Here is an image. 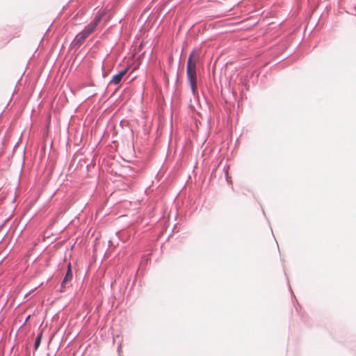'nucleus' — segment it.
<instances>
[{"mask_svg": "<svg viewBox=\"0 0 356 356\" xmlns=\"http://www.w3.org/2000/svg\"><path fill=\"white\" fill-rule=\"evenodd\" d=\"M199 56L195 51H193L188 56L187 61V77L193 94L197 90L196 63Z\"/></svg>", "mask_w": 356, "mask_h": 356, "instance_id": "1", "label": "nucleus"}, {"mask_svg": "<svg viewBox=\"0 0 356 356\" xmlns=\"http://www.w3.org/2000/svg\"><path fill=\"white\" fill-rule=\"evenodd\" d=\"M104 12H98L96 16L95 17L93 21L87 27L84 29V31L88 33V35H90L94 32L96 27L102 20L103 16L104 15Z\"/></svg>", "mask_w": 356, "mask_h": 356, "instance_id": "2", "label": "nucleus"}, {"mask_svg": "<svg viewBox=\"0 0 356 356\" xmlns=\"http://www.w3.org/2000/svg\"><path fill=\"white\" fill-rule=\"evenodd\" d=\"M127 70L128 68H126L120 72L119 73H118L117 74L114 75L111 81V83L115 85L118 84L121 81L122 77L127 74Z\"/></svg>", "mask_w": 356, "mask_h": 356, "instance_id": "3", "label": "nucleus"}, {"mask_svg": "<svg viewBox=\"0 0 356 356\" xmlns=\"http://www.w3.org/2000/svg\"><path fill=\"white\" fill-rule=\"evenodd\" d=\"M72 271L71 268V264H69L67 266V270L65 274V276L61 283L62 288H64L65 286V284L72 280Z\"/></svg>", "mask_w": 356, "mask_h": 356, "instance_id": "4", "label": "nucleus"}, {"mask_svg": "<svg viewBox=\"0 0 356 356\" xmlns=\"http://www.w3.org/2000/svg\"><path fill=\"white\" fill-rule=\"evenodd\" d=\"M88 36L89 35L83 30L76 36L75 41L77 44H81Z\"/></svg>", "mask_w": 356, "mask_h": 356, "instance_id": "5", "label": "nucleus"}, {"mask_svg": "<svg viewBox=\"0 0 356 356\" xmlns=\"http://www.w3.org/2000/svg\"><path fill=\"white\" fill-rule=\"evenodd\" d=\"M88 36L89 35L83 30L76 36L75 41L77 44H81Z\"/></svg>", "mask_w": 356, "mask_h": 356, "instance_id": "6", "label": "nucleus"}, {"mask_svg": "<svg viewBox=\"0 0 356 356\" xmlns=\"http://www.w3.org/2000/svg\"><path fill=\"white\" fill-rule=\"evenodd\" d=\"M42 339V334H40L35 339V349L37 350L40 346V342Z\"/></svg>", "mask_w": 356, "mask_h": 356, "instance_id": "7", "label": "nucleus"}]
</instances>
